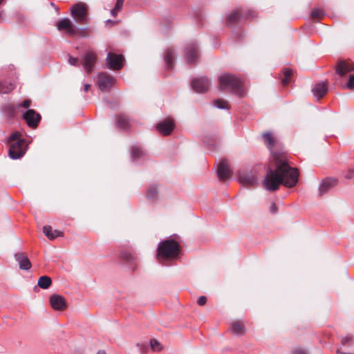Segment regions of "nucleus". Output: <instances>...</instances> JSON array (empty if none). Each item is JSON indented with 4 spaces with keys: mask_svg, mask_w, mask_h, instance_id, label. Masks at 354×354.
Here are the masks:
<instances>
[{
    "mask_svg": "<svg viewBox=\"0 0 354 354\" xmlns=\"http://www.w3.org/2000/svg\"><path fill=\"white\" fill-rule=\"evenodd\" d=\"M299 173L297 169L290 167L287 162H282L276 169H270L265 176L263 185L269 191H276L279 185L292 187L298 181Z\"/></svg>",
    "mask_w": 354,
    "mask_h": 354,
    "instance_id": "obj_1",
    "label": "nucleus"
},
{
    "mask_svg": "<svg viewBox=\"0 0 354 354\" xmlns=\"http://www.w3.org/2000/svg\"><path fill=\"white\" fill-rule=\"evenodd\" d=\"M219 91L230 90L239 97L243 96V90L241 88L242 81L233 75L225 73L218 77Z\"/></svg>",
    "mask_w": 354,
    "mask_h": 354,
    "instance_id": "obj_2",
    "label": "nucleus"
},
{
    "mask_svg": "<svg viewBox=\"0 0 354 354\" xmlns=\"http://www.w3.org/2000/svg\"><path fill=\"white\" fill-rule=\"evenodd\" d=\"M9 141L10 158L17 159L22 157L26 151L27 144L24 139L21 138V134L17 131L12 133L10 136Z\"/></svg>",
    "mask_w": 354,
    "mask_h": 354,
    "instance_id": "obj_3",
    "label": "nucleus"
},
{
    "mask_svg": "<svg viewBox=\"0 0 354 354\" xmlns=\"http://www.w3.org/2000/svg\"><path fill=\"white\" fill-rule=\"evenodd\" d=\"M180 252L179 244L171 239L161 242L158 247V259H174Z\"/></svg>",
    "mask_w": 354,
    "mask_h": 354,
    "instance_id": "obj_4",
    "label": "nucleus"
},
{
    "mask_svg": "<svg viewBox=\"0 0 354 354\" xmlns=\"http://www.w3.org/2000/svg\"><path fill=\"white\" fill-rule=\"evenodd\" d=\"M97 59V54L92 50L85 51L82 57V62L84 71L87 73H90L93 68L95 64Z\"/></svg>",
    "mask_w": 354,
    "mask_h": 354,
    "instance_id": "obj_5",
    "label": "nucleus"
},
{
    "mask_svg": "<svg viewBox=\"0 0 354 354\" xmlns=\"http://www.w3.org/2000/svg\"><path fill=\"white\" fill-rule=\"evenodd\" d=\"M55 26L58 30L64 32L65 34L73 36L76 34L75 26L68 18H63L55 23Z\"/></svg>",
    "mask_w": 354,
    "mask_h": 354,
    "instance_id": "obj_6",
    "label": "nucleus"
},
{
    "mask_svg": "<svg viewBox=\"0 0 354 354\" xmlns=\"http://www.w3.org/2000/svg\"><path fill=\"white\" fill-rule=\"evenodd\" d=\"M115 82L114 77L106 73H100L97 76V85L102 91H109Z\"/></svg>",
    "mask_w": 354,
    "mask_h": 354,
    "instance_id": "obj_7",
    "label": "nucleus"
},
{
    "mask_svg": "<svg viewBox=\"0 0 354 354\" xmlns=\"http://www.w3.org/2000/svg\"><path fill=\"white\" fill-rule=\"evenodd\" d=\"M123 56L115 53H109L106 57V62L109 68L112 70H119L122 67Z\"/></svg>",
    "mask_w": 354,
    "mask_h": 354,
    "instance_id": "obj_8",
    "label": "nucleus"
},
{
    "mask_svg": "<svg viewBox=\"0 0 354 354\" xmlns=\"http://www.w3.org/2000/svg\"><path fill=\"white\" fill-rule=\"evenodd\" d=\"M174 127L175 124L171 119H166L159 122L156 126V129L158 132L163 136H168L171 134L174 129Z\"/></svg>",
    "mask_w": 354,
    "mask_h": 354,
    "instance_id": "obj_9",
    "label": "nucleus"
},
{
    "mask_svg": "<svg viewBox=\"0 0 354 354\" xmlns=\"http://www.w3.org/2000/svg\"><path fill=\"white\" fill-rule=\"evenodd\" d=\"M24 118L28 126L32 128L37 127L41 120L40 115L33 109H28L24 114Z\"/></svg>",
    "mask_w": 354,
    "mask_h": 354,
    "instance_id": "obj_10",
    "label": "nucleus"
},
{
    "mask_svg": "<svg viewBox=\"0 0 354 354\" xmlns=\"http://www.w3.org/2000/svg\"><path fill=\"white\" fill-rule=\"evenodd\" d=\"M71 12L77 21H82L86 17V9L84 4L77 3L71 8Z\"/></svg>",
    "mask_w": 354,
    "mask_h": 354,
    "instance_id": "obj_11",
    "label": "nucleus"
},
{
    "mask_svg": "<svg viewBox=\"0 0 354 354\" xmlns=\"http://www.w3.org/2000/svg\"><path fill=\"white\" fill-rule=\"evenodd\" d=\"M209 81L206 77L197 78L192 81V88L198 93L207 91L209 87Z\"/></svg>",
    "mask_w": 354,
    "mask_h": 354,
    "instance_id": "obj_12",
    "label": "nucleus"
},
{
    "mask_svg": "<svg viewBox=\"0 0 354 354\" xmlns=\"http://www.w3.org/2000/svg\"><path fill=\"white\" fill-rule=\"evenodd\" d=\"M50 304L55 310H63L66 308L65 299L59 295H52L50 297Z\"/></svg>",
    "mask_w": 354,
    "mask_h": 354,
    "instance_id": "obj_13",
    "label": "nucleus"
},
{
    "mask_svg": "<svg viewBox=\"0 0 354 354\" xmlns=\"http://www.w3.org/2000/svg\"><path fill=\"white\" fill-rule=\"evenodd\" d=\"M218 176L220 180H225L230 178L231 171L230 169V165L226 160H222L217 170Z\"/></svg>",
    "mask_w": 354,
    "mask_h": 354,
    "instance_id": "obj_14",
    "label": "nucleus"
},
{
    "mask_svg": "<svg viewBox=\"0 0 354 354\" xmlns=\"http://www.w3.org/2000/svg\"><path fill=\"white\" fill-rule=\"evenodd\" d=\"M15 259L19 263L20 269L25 270H28L30 269L31 263L28 257L24 253L16 254Z\"/></svg>",
    "mask_w": 354,
    "mask_h": 354,
    "instance_id": "obj_15",
    "label": "nucleus"
},
{
    "mask_svg": "<svg viewBox=\"0 0 354 354\" xmlns=\"http://www.w3.org/2000/svg\"><path fill=\"white\" fill-rule=\"evenodd\" d=\"M328 91V84L325 82L317 83L313 89V95L318 99L322 97Z\"/></svg>",
    "mask_w": 354,
    "mask_h": 354,
    "instance_id": "obj_16",
    "label": "nucleus"
},
{
    "mask_svg": "<svg viewBox=\"0 0 354 354\" xmlns=\"http://www.w3.org/2000/svg\"><path fill=\"white\" fill-rule=\"evenodd\" d=\"M352 64L348 62H339L336 68V72L340 76H343L353 70Z\"/></svg>",
    "mask_w": 354,
    "mask_h": 354,
    "instance_id": "obj_17",
    "label": "nucleus"
},
{
    "mask_svg": "<svg viewBox=\"0 0 354 354\" xmlns=\"http://www.w3.org/2000/svg\"><path fill=\"white\" fill-rule=\"evenodd\" d=\"M239 181L243 185H251L257 182V178L250 174L241 172L239 175Z\"/></svg>",
    "mask_w": 354,
    "mask_h": 354,
    "instance_id": "obj_18",
    "label": "nucleus"
},
{
    "mask_svg": "<svg viewBox=\"0 0 354 354\" xmlns=\"http://www.w3.org/2000/svg\"><path fill=\"white\" fill-rule=\"evenodd\" d=\"M186 59L188 62H193L198 57L197 47L195 44H192L187 46L185 51Z\"/></svg>",
    "mask_w": 354,
    "mask_h": 354,
    "instance_id": "obj_19",
    "label": "nucleus"
},
{
    "mask_svg": "<svg viewBox=\"0 0 354 354\" xmlns=\"http://www.w3.org/2000/svg\"><path fill=\"white\" fill-rule=\"evenodd\" d=\"M43 232L50 240L63 236L62 232H59L55 230H53L49 225H46L43 227Z\"/></svg>",
    "mask_w": 354,
    "mask_h": 354,
    "instance_id": "obj_20",
    "label": "nucleus"
},
{
    "mask_svg": "<svg viewBox=\"0 0 354 354\" xmlns=\"http://www.w3.org/2000/svg\"><path fill=\"white\" fill-rule=\"evenodd\" d=\"M336 183V181L333 179H326L323 180L319 187V191L320 195L326 193L328 189L333 187Z\"/></svg>",
    "mask_w": 354,
    "mask_h": 354,
    "instance_id": "obj_21",
    "label": "nucleus"
},
{
    "mask_svg": "<svg viewBox=\"0 0 354 354\" xmlns=\"http://www.w3.org/2000/svg\"><path fill=\"white\" fill-rule=\"evenodd\" d=\"M232 328L236 335H243L245 333V326L240 321L233 322Z\"/></svg>",
    "mask_w": 354,
    "mask_h": 354,
    "instance_id": "obj_22",
    "label": "nucleus"
},
{
    "mask_svg": "<svg viewBox=\"0 0 354 354\" xmlns=\"http://www.w3.org/2000/svg\"><path fill=\"white\" fill-rule=\"evenodd\" d=\"M51 283V279L47 276L41 277L38 280V286L43 289L49 288Z\"/></svg>",
    "mask_w": 354,
    "mask_h": 354,
    "instance_id": "obj_23",
    "label": "nucleus"
},
{
    "mask_svg": "<svg viewBox=\"0 0 354 354\" xmlns=\"http://www.w3.org/2000/svg\"><path fill=\"white\" fill-rule=\"evenodd\" d=\"M265 143L269 148L272 147L275 143V138L270 133H265L263 134Z\"/></svg>",
    "mask_w": 354,
    "mask_h": 354,
    "instance_id": "obj_24",
    "label": "nucleus"
},
{
    "mask_svg": "<svg viewBox=\"0 0 354 354\" xmlns=\"http://www.w3.org/2000/svg\"><path fill=\"white\" fill-rule=\"evenodd\" d=\"M324 15L323 10L320 8H313L310 12V17L315 20L322 19Z\"/></svg>",
    "mask_w": 354,
    "mask_h": 354,
    "instance_id": "obj_25",
    "label": "nucleus"
},
{
    "mask_svg": "<svg viewBox=\"0 0 354 354\" xmlns=\"http://www.w3.org/2000/svg\"><path fill=\"white\" fill-rule=\"evenodd\" d=\"M214 104L218 109H230V105H229L228 102L224 100H220V99L215 100L214 101Z\"/></svg>",
    "mask_w": 354,
    "mask_h": 354,
    "instance_id": "obj_26",
    "label": "nucleus"
},
{
    "mask_svg": "<svg viewBox=\"0 0 354 354\" xmlns=\"http://www.w3.org/2000/svg\"><path fill=\"white\" fill-rule=\"evenodd\" d=\"M128 124L129 120L127 118V116L124 115H120L118 117V124L119 125V127H120L121 128L126 129L128 127Z\"/></svg>",
    "mask_w": 354,
    "mask_h": 354,
    "instance_id": "obj_27",
    "label": "nucleus"
},
{
    "mask_svg": "<svg viewBox=\"0 0 354 354\" xmlns=\"http://www.w3.org/2000/svg\"><path fill=\"white\" fill-rule=\"evenodd\" d=\"M174 52L171 50H168L165 55V62L167 64L168 68H171L173 66Z\"/></svg>",
    "mask_w": 354,
    "mask_h": 354,
    "instance_id": "obj_28",
    "label": "nucleus"
},
{
    "mask_svg": "<svg viewBox=\"0 0 354 354\" xmlns=\"http://www.w3.org/2000/svg\"><path fill=\"white\" fill-rule=\"evenodd\" d=\"M283 73L284 77L282 79V83L283 85H287L290 82V77L292 74V71L290 68H286Z\"/></svg>",
    "mask_w": 354,
    "mask_h": 354,
    "instance_id": "obj_29",
    "label": "nucleus"
},
{
    "mask_svg": "<svg viewBox=\"0 0 354 354\" xmlns=\"http://www.w3.org/2000/svg\"><path fill=\"white\" fill-rule=\"evenodd\" d=\"M239 11L234 10L227 16V22L230 24L236 21L239 18Z\"/></svg>",
    "mask_w": 354,
    "mask_h": 354,
    "instance_id": "obj_30",
    "label": "nucleus"
},
{
    "mask_svg": "<svg viewBox=\"0 0 354 354\" xmlns=\"http://www.w3.org/2000/svg\"><path fill=\"white\" fill-rule=\"evenodd\" d=\"M124 0H117L115 8L111 11V15L115 17L118 12L122 10Z\"/></svg>",
    "mask_w": 354,
    "mask_h": 354,
    "instance_id": "obj_31",
    "label": "nucleus"
},
{
    "mask_svg": "<svg viewBox=\"0 0 354 354\" xmlns=\"http://www.w3.org/2000/svg\"><path fill=\"white\" fill-rule=\"evenodd\" d=\"M142 154V151L138 147H133L131 150V158L133 160H136Z\"/></svg>",
    "mask_w": 354,
    "mask_h": 354,
    "instance_id": "obj_32",
    "label": "nucleus"
},
{
    "mask_svg": "<svg viewBox=\"0 0 354 354\" xmlns=\"http://www.w3.org/2000/svg\"><path fill=\"white\" fill-rule=\"evenodd\" d=\"M157 192H158V189H157L156 187H151L149 189V191H148V193L147 194V196L149 198H154L156 196Z\"/></svg>",
    "mask_w": 354,
    "mask_h": 354,
    "instance_id": "obj_33",
    "label": "nucleus"
},
{
    "mask_svg": "<svg viewBox=\"0 0 354 354\" xmlns=\"http://www.w3.org/2000/svg\"><path fill=\"white\" fill-rule=\"evenodd\" d=\"M150 345L151 348L155 351H160L162 348L159 342L155 339L151 340Z\"/></svg>",
    "mask_w": 354,
    "mask_h": 354,
    "instance_id": "obj_34",
    "label": "nucleus"
},
{
    "mask_svg": "<svg viewBox=\"0 0 354 354\" xmlns=\"http://www.w3.org/2000/svg\"><path fill=\"white\" fill-rule=\"evenodd\" d=\"M344 86L350 89L354 88V75L350 76L348 83Z\"/></svg>",
    "mask_w": 354,
    "mask_h": 354,
    "instance_id": "obj_35",
    "label": "nucleus"
},
{
    "mask_svg": "<svg viewBox=\"0 0 354 354\" xmlns=\"http://www.w3.org/2000/svg\"><path fill=\"white\" fill-rule=\"evenodd\" d=\"M14 86L12 84L8 85L6 88L4 86L0 87V93H8L13 89Z\"/></svg>",
    "mask_w": 354,
    "mask_h": 354,
    "instance_id": "obj_36",
    "label": "nucleus"
},
{
    "mask_svg": "<svg viewBox=\"0 0 354 354\" xmlns=\"http://www.w3.org/2000/svg\"><path fill=\"white\" fill-rule=\"evenodd\" d=\"M206 302H207V298L205 296L199 297L198 300H197V304L199 306H203V305H205L206 304Z\"/></svg>",
    "mask_w": 354,
    "mask_h": 354,
    "instance_id": "obj_37",
    "label": "nucleus"
},
{
    "mask_svg": "<svg viewBox=\"0 0 354 354\" xmlns=\"http://www.w3.org/2000/svg\"><path fill=\"white\" fill-rule=\"evenodd\" d=\"M68 62L71 65L77 66L78 64V59L76 57H70L68 59Z\"/></svg>",
    "mask_w": 354,
    "mask_h": 354,
    "instance_id": "obj_38",
    "label": "nucleus"
},
{
    "mask_svg": "<svg viewBox=\"0 0 354 354\" xmlns=\"http://www.w3.org/2000/svg\"><path fill=\"white\" fill-rule=\"evenodd\" d=\"M293 354H308V353L304 348H297L294 351Z\"/></svg>",
    "mask_w": 354,
    "mask_h": 354,
    "instance_id": "obj_39",
    "label": "nucleus"
},
{
    "mask_svg": "<svg viewBox=\"0 0 354 354\" xmlns=\"http://www.w3.org/2000/svg\"><path fill=\"white\" fill-rule=\"evenodd\" d=\"M278 211V208L275 203H272L270 205V212L273 214L277 213Z\"/></svg>",
    "mask_w": 354,
    "mask_h": 354,
    "instance_id": "obj_40",
    "label": "nucleus"
},
{
    "mask_svg": "<svg viewBox=\"0 0 354 354\" xmlns=\"http://www.w3.org/2000/svg\"><path fill=\"white\" fill-rule=\"evenodd\" d=\"M352 340V338L349 336L344 337L342 339V342L343 344H346L351 342Z\"/></svg>",
    "mask_w": 354,
    "mask_h": 354,
    "instance_id": "obj_41",
    "label": "nucleus"
},
{
    "mask_svg": "<svg viewBox=\"0 0 354 354\" xmlns=\"http://www.w3.org/2000/svg\"><path fill=\"white\" fill-rule=\"evenodd\" d=\"M30 100H25L23 102H22V104L21 106L25 108V109H28L30 106Z\"/></svg>",
    "mask_w": 354,
    "mask_h": 354,
    "instance_id": "obj_42",
    "label": "nucleus"
},
{
    "mask_svg": "<svg viewBox=\"0 0 354 354\" xmlns=\"http://www.w3.org/2000/svg\"><path fill=\"white\" fill-rule=\"evenodd\" d=\"M90 87H91L90 84H84V91L87 92Z\"/></svg>",
    "mask_w": 354,
    "mask_h": 354,
    "instance_id": "obj_43",
    "label": "nucleus"
},
{
    "mask_svg": "<svg viewBox=\"0 0 354 354\" xmlns=\"http://www.w3.org/2000/svg\"><path fill=\"white\" fill-rule=\"evenodd\" d=\"M97 354H106L104 351H99Z\"/></svg>",
    "mask_w": 354,
    "mask_h": 354,
    "instance_id": "obj_44",
    "label": "nucleus"
},
{
    "mask_svg": "<svg viewBox=\"0 0 354 354\" xmlns=\"http://www.w3.org/2000/svg\"><path fill=\"white\" fill-rule=\"evenodd\" d=\"M337 353L338 354H352V353H343V352H341L339 351H337Z\"/></svg>",
    "mask_w": 354,
    "mask_h": 354,
    "instance_id": "obj_45",
    "label": "nucleus"
},
{
    "mask_svg": "<svg viewBox=\"0 0 354 354\" xmlns=\"http://www.w3.org/2000/svg\"><path fill=\"white\" fill-rule=\"evenodd\" d=\"M50 5H51L53 7H54V8H55V7H56V6H55L53 3H50Z\"/></svg>",
    "mask_w": 354,
    "mask_h": 354,
    "instance_id": "obj_46",
    "label": "nucleus"
},
{
    "mask_svg": "<svg viewBox=\"0 0 354 354\" xmlns=\"http://www.w3.org/2000/svg\"><path fill=\"white\" fill-rule=\"evenodd\" d=\"M2 21V15L0 14V22Z\"/></svg>",
    "mask_w": 354,
    "mask_h": 354,
    "instance_id": "obj_47",
    "label": "nucleus"
},
{
    "mask_svg": "<svg viewBox=\"0 0 354 354\" xmlns=\"http://www.w3.org/2000/svg\"><path fill=\"white\" fill-rule=\"evenodd\" d=\"M106 23H111V21L110 20H107Z\"/></svg>",
    "mask_w": 354,
    "mask_h": 354,
    "instance_id": "obj_48",
    "label": "nucleus"
},
{
    "mask_svg": "<svg viewBox=\"0 0 354 354\" xmlns=\"http://www.w3.org/2000/svg\"><path fill=\"white\" fill-rule=\"evenodd\" d=\"M55 8V10L58 11V8L57 6Z\"/></svg>",
    "mask_w": 354,
    "mask_h": 354,
    "instance_id": "obj_49",
    "label": "nucleus"
},
{
    "mask_svg": "<svg viewBox=\"0 0 354 354\" xmlns=\"http://www.w3.org/2000/svg\"><path fill=\"white\" fill-rule=\"evenodd\" d=\"M2 1H3V0H0V3H1Z\"/></svg>",
    "mask_w": 354,
    "mask_h": 354,
    "instance_id": "obj_50",
    "label": "nucleus"
}]
</instances>
